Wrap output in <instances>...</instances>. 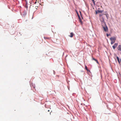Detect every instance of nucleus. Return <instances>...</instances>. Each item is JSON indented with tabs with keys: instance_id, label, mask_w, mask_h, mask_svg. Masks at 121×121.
<instances>
[{
	"instance_id": "nucleus-1",
	"label": "nucleus",
	"mask_w": 121,
	"mask_h": 121,
	"mask_svg": "<svg viewBox=\"0 0 121 121\" xmlns=\"http://www.w3.org/2000/svg\"><path fill=\"white\" fill-rule=\"evenodd\" d=\"M110 39L111 41H114L115 42L116 39V37H111L110 38Z\"/></svg>"
},
{
	"instance_id": "nucleus-2",
	"label": "nucleus",
	"mask_w": 121,
	"mask_h": 121,
	"mask_svg": "<svg viewBox=\"0 0 121 121\" xmlns=\"http://www.w3.org/2000/svg\"><path fill=\"white\" fill-rule=\"evenodd\" d=\"M103 28L105 32H107L108 31V27L107 26H106L105 27L103 26Z\"/></svg>"
},
{
	"instance_id": "nucleus-3",
	"label": "nucleus",
	"mask_w": 121,
	"mask_h": 121,
	"mask_svg": "<svg viewBox=\"0 0 121 121\" xmlns=\"http://www.w3.org/2000/svg\"><path fill=\"white\" fill-rule=\"evenodd\" d=\"M118 45V43H115L112 46V48L114 49H115L116 47Z\"/></svg>"
},
{
	"instance_id": "nucleus-4",
	"label": "nucleus",
	"mask_w": 121,
	"mask_h": 121,
	"mask_svg": "<svg viewBox=\"0 0 121 121\" xmlns=\"http://www.w3.org/2000/svg\"><path fill=\"white\" fill-rule=\"evenodd\" d=\"M118 50L120 51H121V45H119L118 48Z\"/></svg>"
},
{
	"instance_id": "nucleus-5",
	"label": "nucleus",
	"mask_w": 121,
	"mask_h": 121,
	"mask_svg": "<svg viewBox=\"0 0 121 121\" xmlns=\"http://www.w3.org/2000/svg\"><path fill=\"white\" fill-rule=\"evenodd\" d=\"M73 33L71 32L70 33V35H69V36L70 37H73Z\"/></svg>"
},
{
	"instance_id": "nucleus-6",
	"label": "nucleus",
	"mask_w": 121,
	"mask_h": 121,
	"mask_svg": "<svg viewBox=\"0 0 121 121\" xmlns=\"http://www.w3.org/2000/svg\"><path fill=\"white\" fill-rule=\"evenodd\" d=\"M92 59L93 60H95V61H96V63H98V64H99V62H98V60H96V59H95L94 58H92Z\"/></svg>"
},
{
	"instance_id": "nucleus-7",
	"label": "nucleus",
	"mask_w": 121,
	"mask_h": 121,
	"mask_svg": "<svg viewBox=\"0 0 121 121\" xmlns=\"http://www.w3.org/2000/svg\"><path fill=\"white\" fill-rule=\"evenodd\" d=\"M85 69L87 71H90L88 69H87V66H86V65H85Z\"/></svg>"
},
{
	"instance_id": "nucleus-8",
	"label": "nucleus",
	"mask_w": 121,
	"mask_h": 121,
	"mask_svg": "<svg viewBox=\"0 0 121 121\" xmlns=\"http://www.w3.org/2000/svg\"><path fill=\"white\" fill-rule=\"evenodd\" d=\"M117 60L119 64L120 63V62L119 60V58L118 56H117Z\"/></svg>"
},
{
	"instance_id": "nucleus-9",
	"label": "nucleus",
	"mask_w": 121,
	"mask_h": 121,
	"mask_svg": "<svg viewBox=\"0 0 121 121\" xmlns=\"http://www.w3.org/2000/svg\"><path fill=\"white\" fill-rule=\"evenodd\" d=\"M44 38L45 39H49V38L48 37H44Z\"/></svg>"
},
{
	"instance_id": "nucleus-10",
	"label": "nucleus",
	"mask_w": 121,
	"mask_h": 121,
	"mask_svg": "<svg viewBox=\"0 0 121 121\" xmlns=\"http://www.w3.org/2000/svg\"><path fill=\"white\" fill-rule=\"evenodd\" d=\"M102 23L103 24V23H104L105 25H106V24L105 22H104V21L103 20V21H102Z\"/></svg>"
},
{
	"instance_id": "nucleus-11",
	"label": "nucleus",
	"mask_w": 121,
	"mask_h": 121,
	"mask_svg": "<svg viewBox=\"0 0 121 121\" xmlns=\"http://www.w3.org/2000/svg\"><path fill=\"white\" fill-rule=\"evenodd\" d=\"M115 43V42H114V41H111V44H112L113 43Z\"/></svg>"
},
{
	"instance_id": "nucleus-12",
	"label": "nucleus",
	"mask_w": 121,
	"mask_h": 121,
	"mask_svg": "<svg viewBox=\"0 0 121 121\" xmlns=\"http://www.w3.org/2000/svg\"><path fill=\"white\" fill-rule=\"evenodd\" d=\"M98 13H101L102 12L101 11H100L99 10H98Z\"/></svg>"
},
{
	"instance_id": "nucleus-13",
	"label": "nucleus",
	"mask_w": 121,
	"mask_h": 121,
	"mask_svg": "<svg viewBox=\"0 0 121 121\" xmlns=\"http://www.w3.org/2000/svg\"><path fill=\"white\" fill-rule=\"evenodd\" d=\"M91 0L92 1L93 3L95 4V1H94V0Z\"/></svg>"
},
{
	"instance_id": "nucleus-14",
	"label": "nucleus",
	"mask_w": 121,
	"mask_h": 121,
	"mask_svg": "<svg viewBox=\"0 0 121 121\" xmlns=\"http://www.w3.org/2000/svg\"><path fill=\"white\" fill-rule=\"evenodd\" d=\"M98 13V11H96V14H97Z\"/></svg>"
},
{
	"instance_id": "nucleus-15",
	"label": "nucleus",
	"mask_w": 121,
	"mask_h": 121,
	"mask_svg": "<svg viewBox=\"0 0 121 121\" xmlns=\"http://www.w3.org/2000/svg\"><path fill=\"white\" fill-rule=\"evenodd\" d=\"M106 35H107V37L109 35H109L108 34H107Z\"/></svg>"
},
{
	"instance_id": "nucleus-16",
	"label": "nucleus",
	"mask_w": 121,
	"mask_h": 121,
	"mask_svg": "<svg viewBox=\"0 0 121 121\" xmlns=\"http://www.w3.org/2000/svg\"><path fill=\"white\" fill-rule=\"evenodd\" d=\"M36 2H36H36H35V3H36Z\"/></svg>"
},
{
	"instance_id": "nucleus-17",
	"label": "nucleus",
	"mask_w": 121,
	"mask_h": 121,
	"mask_svg": "<svg viewBox=\"0 0 121 121\" xmlns=\"http://www.w3.org/2000/svg\"><path fill=\"white\" fill-rule=\"evenodd\" d=\"M48 112H49V110H48Z\"/></svg>"
},
{
	"instance_id": "nucleus-18",
	"label": "nucleus",
	"mask_w": 121,
	"mask_h": 121,
	"mask_svg": "<svg viewBox=\"0 0 121 121\" xmlns=\"http://www.w3.org/2000/svg\"><path fill=\"white\" fill-rule=\"evenodd\" d=\"M36 9H37V7H36Z\"/></svg>"
},
{
	"instance_id": "nucleus-19",
	"label": "nucleus",
	"mask_w": 121,
	"mask_h": 121,
	"mask_svg": "<svg viewBox=\"0 0 121 121\" xmlns=\"http://www.w3.org/2000/svg\"><path fill=\"white\" fill-rule=\"evenodd\" d=\"M36 9H37V7H36Z\"/></svg>"
}]
</instances>
